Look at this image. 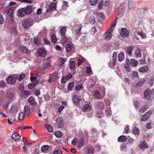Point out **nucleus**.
<instances>
[{"label":"nucleus","mask_w":154,"mask_h":154,"mask_svg":"<svg viewBox=\"0 0 154 154\" xmlns=\"http://www.w3.org/2000/svg\"><path fill=\"white\" fill-rule=\"evenodd\" d=\"M15 9L13 7L11 8L8 9L4 13L7 15V18L9 20L10 22H12L13 20V14Z\"/></svg>","instance_id":"1"},{"label":"nucleus","mask_w":154,"mask_h":154,"mask_svg":"<svg viewBox=\"0 0 154 154\" xmlns=\"http://www.w3.org/2000/svg\"><path fill=\"white\" fill-rule=\"evenodd\" d=\"M32 18H28L22 22V25L24 29H27L32 25Z\"/></svg>","instance_id":"2"},{"label":"nucleus","mask_w":154,"mask_h":154,"mask_svg":"<svg viewBox=\"0 0 154 154\" xmlns=\"http://www.w3.org/2000/svg\"><path fill=\"white\" fill-rule=\"evenodd\" d=\"M112 30L111 28L109 29L103 35L104 39L106 40H110L112 36Z\"/></svg>","instance_id":"3"},{"label":"nucleus","mask_w":154,"mask_h":154,"mask_svg":"<svg viewBox=\"0 0 154 154\" xmlns=\"http://www.w3.org/2000/svg\"><path fill=\"white\" fill-rule=\"evenodd\" d=\"M117 55V54L116 52H114L113 53L112 61H110L109 63V66L110 68H112L114 66H115Z\"/></svg>","instance_id":"4"},{"label":"nucleus","mask_w":154,"mask_h":154,"mask_svg":"<svg viewBox=\"0 0 154 154\" xmlns=\"http://www.w3.org/2000/svg\"><path fill=\"white\" fill-rule=\"evenodd\" d=\"M14 96V94L13 92L12 88H9L6 91V97L7 98L11 99L13 98Z\"/></svg>","instance_id":"5"},{"label":"nucleus","mask_w":154,"mask_h":154,"mask_svg":"<svg viewBox=\"0 0 154 154\" xmlns=\"http://www.w3.org/2000/svg\"><path fill=\"white\" fill-rule=\"evenodd\" d=\"M153 94H154V90L151 91L149 88L147 89L144 92V98H146L148 97L147 99L149 100V97L150 98V96Z\"/></svg>","instance_id":"6"},{"label":"nucleus","mask_w":154,"mask_h":154,"mask_svg":"<svg viewBox=\"0 0 154 154\" xmlns=\"http://www.w3.org/2000/svg\"><path fill=\"white\" fill-rule=\"evenodd\" d=\"M120 35L123 37H127L129 34V31L126 28H122L120 32Z\"/></svg>","instance_id":"7"},{"label":"nucleus","mask_w":154,"mask_h":154,"mask_svg":"<svg viewBox=\"0 0 154 154\" xmlns=\"http://www.w3.org/2000/svg\"><path fill=\"white\" fill-rule=\"evenodd\" d=\"M139 149L141 150H144L148 148V145L147 144L146 141L144 140L141 141L138 145Z\"/></svg>","instance_id":"8"},{"label":"nucleus","mask_w":154,"mask_h":154,"mask_svg":"<svg viewBox=\"0 0 154 154\" xmlns=\"http://www.w3.org/2000/svg\"><path fill=\"white\" fill-rule=\"evenodd\" d=\"M37 53L38 55L41 57H44L46 55V52L44 48H38Z\"/></svg>","instance_id":"9"},{"label":"nucleus","mask_w":154,"mask_h":154,"mask_svg":"<svg viewBox=\"0 0 154 154\" xmlns=\"http://www.w3.org/2000/svg\"><path fill=\"white\" fill-rule=\"evenodd\" d=\"M56 7V3H51L48 7H47L46 10V12L47 13H49L52 9H55Z\"/></svg>","instance_id":"10"},{"label":"nucleus","mask_w":154,"mask_h":154,"mask_svg":"<svg viewBox=\"0 0 154 154\" xmlns=\"http://www.w3.org/2000/svg\"><path fill=\"white\" fill-rule=\"evenodd\" d=\"M17 78L11 76H9L6 79V81L8 83L10 84H12L16 82Z\"/></svg>","instance_id":"11"},{"label":"nucleus","mask_w":154,"mask_h":154,"mask_svg":"<svg viewBox=\"0 0 154 154\" xmlns=\"http://www.w3.org/2000/svg\"><path fill=\"white\" fill-rule=\"evenodd\" d=\"M28 102L32 106H35L37 104V103L35 101V98L32 97H30L29 98Z\"/></svg>","instance_id":"12"},{"label":"nucleus","mask_w":154,"mask_h":154,"mask_svg":"<svg viewBox=\"0 0 154 154\" xmlns=\"http://www.w3.org/2000/svg\"><path fill=\"white\" fill-rule=\"evenodd\" d=\"M72 100L75 105H78L81 100L79 98L78 96L76 95H74L72 98Z\"/></svg>","instance_id":"13"},{"label":"nucleus","mask_w":154,"mask_h":154,"mask_svg":"<svg viewBox=\"0 0 154 154\" xmlns=\"http://www.w3.org/2000/svg\"><path fill=\"white\" fill-rule=\"evenodd\" d=\"M82 111L84 112L89 111L91 113L92 110L89 105L88 104H86L83 106Z\"/></svg>","instance_id":"14"},{"label":"nucleus","mask_w":154,"mask_h":154,"mask_svg":"<svg viewBox=\"0 0 154 154\" xmlns=\"http://www.w3.org/2000/svg\"><path fill=\"white\" fill-rule=\"evenodd\" d=\"M73 47V44L70 42H68L66 46V51L69 52L72 49Z\"/></svg>","instance_id":"15"},{"label":"nucleus","mask_w":154,"mask_h":154,"mask_svg":"<svg viewBox=\"0 0 154 154\" xmlns=\"http://www.w3.org/2000/svg\"><path fill=\"white\" fill-rule=\"evenodd\" d=\"M17 15L18 16L22 17L24 16L26 14L25 9L22 8L18 11Z\"/></svg>","instance_id":"16"},{"label":"nucleus","mask_w":154,"mask_h":154,"mask_svg":"<svg viewBox=\"0 0 154 154\" xmlns=\"http://www.w3.org/2000/svg\"><path fill=\"white\" fill-rule=\"evenodd\" d=\"M11 137L13 140H14L17 141L20 139V136L18 133L16 132L13 134Z\"/></svg>","instance_id":"17"},{"label":"nucleus","mask_w":154,"mask_h":154,"mask_svg":"<svg viewBox=\"0 0 154 154\" xmlns=\"http://www.w3.org/2000/svg\"><path fill=\"white\" fill-rule=\"evenodd\" d=\"M18 108L17 106L15 105H13L9 110V112L11 113L16 112L18 110Z\"/></svg>","instance_id":"18"},{"label":"nucleus","mask_w":154,"mask_h":154,"mask_svg":"<svg viewBox=\"0 0 154 154\" xmlns=\"http://www.w3.org/2000/svg\"><path fill=\"white\" fill-rule=\"evenodd\" d=\"M133 47L131 46H128L125 47V51L126 54L129 55H131L132 54Z\"/></svg>","instance_id":"19"},{"label":"nucleus","mask_w":154,"mask_h":154,"mask_svg":"<svg viewBox=\"0 0 154 154\" xmlns=\"http://www.w3.org/2000/svg\"><path fill=\"white\" fill-rule=\"evenodd\" d=\"M24 112L25 115L26 116H29L30 115V109L28 106L25 105L24 106Z\"/></svg>","instance_id":"20"},{"label":"nucleus","mask_w":154,"mask_h":154,"mask_svg":"<svg viewBox=\"0 0 154 154\" xmlns=\"http://www.w3.org/2000/svg\"><path fill=\"white\" fill-rule=\"evenodd\" d=\"M30 95V92L28 91L23 90L21 91V96L23 97H26Z\"/></svg>","instance_id":"21"},{"label":"nucleus","mask_w":154,"mask_h":154,"mask_svg":"<svg viewBox=\"0 0 154 154\" xmlns=\"http://www.w3.org/2000/svg\"><path fill=\"white\" fill-rule=\"evenodd\" d=\"M148 70V67L146 66H144L141 67L139 69V71L141 72H145Z\"/></svg>","instance_id":"22"},{"label":"nucleus","mask_w":154,"mask_h":154,"mask_svg":"<svg viewBox=\"0 0 154 154\" xmlns=\"http://www.w3.org/2000/svg\"><path fill=\"white\" fill-rule=\"evenodd\" d=\"M127 140V137L123 135L120 136L118 139V141L121 142H125Z\"/></svg>","instance_id":"23"},{"label":"nucleus","mask_w":154,"mask_h":154,"mask_svg":"<svg viewBox=\"0 0 154 154\" xmlns=\"http://www.w3.org/2000/svg\"><path fill=\"white\" fill-rule=\"evenodd\" d=\"M118 57V60L120 62L125 58V55L123 52H120L119 54Z\"/></svg>","instance_id":"24"},{"label":"nucleus","mask_w":154,"mask_h":154,"mask_svg":"<svg viewBox=\"0 0 154 154\" xmlns=\"http://www.w3.org/2000/svg\"><path fill=\"white\" fill-rule=\"evenodd\" d=\"M104 114L101 110L97 111L96 113V116L97 117L101 118L104 116Z\"/></svg>","instance_id":"25"},{"label":"nucleus","mask_w":154,"mask_h":154,"mask_svg":"<svg viewBox=\"0 0 154 154\" xmlns=\"http://www.w3.org/2000/svg\"><path fill=\"white\" fill-rule=\"evenodd\" d=\"M134 55L137 57H140L141 55L140 53V50L139 49H136L134 51Z\"/></svg>","instance_id":"26"},{"label":"nucleus","mask_w":154,"mask_h":154,"mask_svg":"<svg viewBox=\"0 0 154 154\" xmlns=\"http://www.w3.org/2000/svg\"><path fill=\"white\" fill-rule=\"evenodd\" d=\"M56 122L57 124L58 127L60 128L63 125V122L60 118H59L56 119Z\"/></svg>","instance_id":"27"},{"label":"nucleus","mask_w":154,"mask_h":154,"mask_svg":"<svg viewBox=\"0 0 154 154\" xmlns=\"http://www.w3.org/2000/svg\"><path fill=\"white\" fill-rule=\"evenodd\" d=\"M69 67L71 70H74L75 69V62L74 61H70L69 62Z\"/></svg>","instance_id":"28"},{"label":"nucleus","mask_w":154,"mask_h":154,"mask_svg":"<svg viewBox=\"0 0 154 154\" xmlns=\"http://www.w3.org/2000/svg\"><path fill=\"white\" fill-rule=\"evenodd\" d=\"M26 14H29L32 12V8L30 6H27L25 9Z\"/></svg>","instance_id":"29"},{"label":"nucleus","mask_w":154,"mask_h":154,"mask_svg":"<svg viewBox=\"0 0 154 154\" xmlns=\"http://www.w3.org/2000/svg\"><path fill=\"white\" fill-rule=\"evenodd\" d=\"M94 97L96 99H99L101 98L100 93L98 91H95L94 92Z\"/></svg>","instance_id":"30"},{"label":"nucleus","mask_w":154,"mask_h":154,"mask_svg":"<svg viewBox=\"0 0 154 154\" xmlns=\"http://www.w3.org/2000/svg\"><path fill=\"white\" fill-rule=\"evenodd\" d=\"M20 49L21 51L24 53H28L29 52V50L26 47L22 46L21 47Z\"/></svg>","instance_id":"31"},{"label":"nucleus","mask_w":154,"mask_h":154,"mask_svg":"<svg viewBox=\"0 0 154 154\" xmlns=\"http://www.w3.org/2000/svg\"><path fill=\"white\" fill-rule=\"evenodd\" d=\"M130 63L133 66L135 67L137 66L138 64V62L137 61L134 59H131V60Z\"/></svg>","instance_id":"32"},{"label":"nucleus","mask_w":154,"mask_h":154,"mask_svg":"<svg viewBox=\"0 0 154 154\" xmlns=\"http://www.w3.org/2000/svg\"><path fill=\"white\" fill-rule=\"evenodd\" d=\"M145 81L144 79H143L139 81L135 85L136 87L138 88L140 87Z\"/></svg>","instance_id":"33"},{"label":"nucleus","mask_w":154,"mask_h":154,"mask_svg":"<svg viewBox=\"0 0 154 154\" xmlns=\"http://www.w3.org/2000/svg\"><path fill=\"white\" fill-rule=\"evenodd\" d=\"M106 114L107 116H110L112 114V112L110 107L107 108L105 110Z\"/></svg>","instance_id":"34"},{"label":"nucleus","mask_w":154,"mask_h":154,"mask_svg":"<svg viewBox=\"0 0 154 154\" xmlns=\"http://www.w3.org/2000/svg\"><path fill=\"white\" fill-rule=\"evenodd\" d=\"M148 109L147 106L146 105H144L139 109V111L140 112H143L146 111Z\"/></svg>","instance_id":"35"},{"label":"nucleus","mask_w":154,"mask_h":154,"mask_svg":"<svg viewBox=\"0 0 154 154\" xmlns=\"http://www.w3.org/2000/svg\"><path fill=\"white\" fill-rule=\"evenodd\" d=\"M49 148V146L48 145H45L43 146L41 148V151L43 152H45L47 151Z\"/></svg>","instance_id":"36"},{"label":"nucleus","mask_w":154,"mask_h":154,"mask_svg":"<svg viewBox=\"0 0 154 154\" xmlns=\"http://www.w3.org/2000/svg\"><path fill=\"white\" fill-rule=\"evenodd\" d=\"M45 127L49 132H53L52 128L50 125L47 124L45 125Z\"/></svg>","instance_id":"37"},{"label":"nucleus","mask_w":154,"mask_h":154,"mask_svg":"<svg viewBox=\"0 0 154 154\" xmlns=\"http://www.w3.org/2000/svg\"><path fill=\"white\" fill-rule=\"evenodd\" d=\"M133 133L135 135H138L139 134V129L137 127H134L133 130Z\"/></svg>","instance_id":"38"},{"label":"nucleus","mask_w":154,"mask_h":154,"mask_svg":"<svg viewBox=\"0 0 154 154\" xmlns=\"http://www.w3.org/2000/svg\"><path fill=\"white\" fill-rule=\"evenodd\" d=\"M24 118V114L23 112H20L19 113L18 119L20 121L22 120Z\"/></svg>","instance_id":"39"},{"label":"nucleus","mask_w":154,"mask_h":154,"mask_svg":"<svg viewBox=\"0 0 154 154\" xmlns=\"http://www.w3.org/2000/svg\"><path fill=\"white\" fill-rule=\"evenodd\" d=\"M60 62L59 66H61L64 64L66 60L63 58H61L59 60Z\"/></svg>","instance_id":"40"},{"label":"nucleus","mask_w":154,"mask_h":154,"mask_svg":"<svg viewBox=\"0 0 154 154\" xmlns=\"http://www.w3.org/2000/svg\"><path fill=\"white\" fill-rule=\"evenodd\" d=\"M61 35L63 36H64L65 35V33L66 32V27H63L60 31Z\"/></svg>","instance_id":"41"},{"label":"nucleus","mask_w":154,"mask_h":154,"mask_svg":"<svg viewBox=\"0 0 154 154\" xmlns=\"http://www.w3.org/2000/svg\"><path fill=\"white\" fill-rule=\"evenodd\" d=\"M54 134L55 136L57 137H60L62 136V134L59 131H58L55 132Z\"/></svg>","instance_id":"42"},{"label":"nucleus","mask_w":154,"mask_h":154,"mask_svg":"<svg viewBox=\"0 0 154 154\" xmlns=\"http://www.w3.org/2000/svg\"><path fill=\"white\" fill-rule=\"evenodd\" d=\"M74 86V83L73 82H71L68 86V89L69 90H71L73 88Z\"/></svg>","instance_id":"43"},{"label":"nucleus","mask_w":154,"mask_h":154,"mask_svg":"<svg viewBox=\"0 0 154 154\" xmlns=\"http://www.w3.org/2000/svg\"><path fill=\"white\" fill-rule=\"evenodd\" d=\"M137 34L140 36L141 38L143 39H145L146 38V36L145 35V34L142 32H137Z\"/></svg>","instance_id":"44"},{"label":"nucleus","mask_w":154,"mask_h":154,"mask_svg":"<svg viewBox=\"0 0 154 154\" xmlns=\"http://www.w3.org/2000/svg\"><path fill=\"white\" fill-rule=\"evenodd\" d=\"M51 40L53 42L55 43L57 41V38L55 35L53 34L51 35Z\"/></svg>","instance_id":"45"},{"label":"nucleus","mask_w":154,"mask_h":154,"mask_svg":"<svg viewBox=\"0 0 154 154\" xmlns=\"http://www.w3.org/2000/svg\"><path fill=\"white\" fill-rule=\"evenodd\" d=\"M98 0H90V4L91 5H95L97 2Z\"/></svg>","instance_id":"46"},{"label":"nucleus","mask_w":154,"mask_h":154,"mask_svg":"<svg viewBox=\"0 0 154 154\" xmlns=\"http://www.w3.org/2000/svg\"><path fill=\"white\" fill-rule=\"evenodd\" d=\"M85 60V59L83 57H82V59H79L78 60V66H80L83 62V61Z\"/></svg>","instance_id":"47"},{"label":"nucleus","mask_w":154,"mask_h":154,"mask_svg":"<svg viewBox=\"0 0 154 154\" xmlns=\"http://www.w3.org/2000/svg\"><path fill=\"white\" fill-rule=\"evenodd\" d=\"M25 75V74H21L19 75L18 78H17L18 80L19 81H21L23 79Z\"/></svg>","instance_id":"48"},{"label":"nucleus","mask_w":154,"mask_h":154,"mask_svg":"<svg viewBox=\"0 0 154 154\" xmlns=\"http://www.w3.org/2000/svg\"><path fill=\"white\" fill-rule=\"evenodd\" d=\"M124 67L125 69L128 72H130V68L129 65L128 64L126 63L125 64L124 66Z\"/></svg>","instance_id":"49"},{"label":"nucleus","mask_w":154,"mask_h":154,"mask_svg":"<svg viewBox=\"0 0 154 154\" xmlns=\"http://www.w3.org/2000/svg\"><path fill=\"white\" fill-rule=\"evenodd\" d=\"M84 142V140L83 138H80L78 142V145L79 146H82L83 144V143Z\"/></svg>","instance_id":"50"},{"label":"nucleus","mask_w":154,"mask_h":154,"mask_svg":"<svg viewBox=\"0 0 154 154\" xmlns=\"http://www.w3.org/2000/svg\"><path fill=\"white\" fill-rule=\"evenodd\" d=\"M82 87V85L81 84L78 85L75 87V89L76 91L80 90Z\"/></svg>","instance_id":"51"},{"label":"nucleus","mask_w":154,"mask_h":154,"mask_svg":"<svg viewBox=\"0 0 154 154\" xmlns=\"http://www.w3.org/2000/svg\"><path fill=\"white\" fill-rule=\"evenodd\" d=\"M36 85L35 83H32L29 84L28 85V88L32 89Z\"/></svg>","instance_id":"52"},{"label":"nucleus","mask_w":154,"mask_h":154,"mask_svg":"<svg viewBox=\"0 0 154 154\" xmlns=\"http://www.w3.org/2000/svg\"><path fill=\"white\" fill-rule=\"evenodd\" d=\"M89 22L92 24H94L95 22V19L93 17H92L89 20Z\"/></svg>","instance_id":"53"},{"label":"nucleus","mask_w":154,"mask_h":154,"mask_svg":"<svg viewBox=\"0 0 154 154\" xmlns=\"http://www.w3.org/2000/svg\"><path fill=\"white\" fill-rule=\"evenodd\" d=\"M148 117L146 116L145 115H143L141 117V121L143 122L146 121L148 119Z\"/></svg>","instance_id":"54"},{"label":"nucleus","mask_w":154,"mask_h":154,"mask_svg":"<svg viewBox=\"0 0 154 154\" xmlns=\"http://www.w3.org/2000/svg\"><path fill=\"white\" fill-rule=\"evenodd\" d=\"M22 2H25L29 4H31L32 3L33 1L32 0H20Z\"/></svg>","instance_id":"55"},{"label":"nucleus","mask_w":154,"mask_h":154,"mask_svg":"<svg viewBox=\"0 0 154 154\" xmlns=\"http://www.w3.org/2000/svg\"><path fill=\"white\" fill-rule=\"evenodd\" d=\"M10 32L12 34H15L17 32L15 28L11 29L10 30Z\"/></svg>","instance_id":"56"},{"label":"nucleus","mask_w":154,"mask_h":154,"mask_svg":"<svg viewBox=\"0 0 154 154\" xmlns=\"http://www.w3.org/2000/svg\"><path fill=\"white\" fill-rule=\"evenodd\" d=\"M97 32V30L96 28H93L91 30V33L92 35L94 34Z\"/></svg>","instance_id":"57"},{"label":"nucleus","mask_w":154,"mask_h":154,"mask_svg":"<svg viewBox=\"0 0 154 154\" xmlns=\"http://www.w3.org/2000/svg\"><path fill=\"white\" fill-rule=\"evenodd\" d=\"M55 80V78H54V76L52 75L51 76H50L48 79V82H52Z\"/></svg>","instance_id":"58"},{"label":"nucleus","mask_w":154,"mask_h":154,"mask_svg":"<svg viewBox=\"0 0 154 154\" xmlns=\"http://www.w3.org/2000/svg\"><path fill=\"white\" fill-rule=\"evenodd\" d=\"M152 113V112L151 110H149L147 111L144 114L146 116L148 117V118L150 116L151 114Z\"/></svg>","instance_id":"59"},{"label":"nucleus","mask_w":154,"mask_h":154,"mask_svg":"<svg viewBox=\"0 0 154 154\" xmlns=\"http://www.w3.org/2000/svg\"><path fill=\"white\" fill-rule=\"evenodd\" d=\"M116 25V22H115V21H114L111 24V27L109 29L111 28L112 30V31L113 30V28L115 27Z\"/></svg>","instance_id":"60"},{"label":"nucleus","mask_w":154,"mask_h":154,"mask_svg":"<svg viewBox=\"0 0 154 154\" xmlns=\"http://www.w3.org/2000/svg\"><path fill=\"white\" fill-rule=\"evenodd\" d=\"M53 154H62V152L60 150L57 149L54 151Z\"/></svg>","instance_id":"61"},{"label":"nucleus","mask_w":154,"mask_h":154,"mask_svg":"<svg viewBox=\"0 0 154 154\" xmlns=\"http://www.w3.org/2000/svg\"><path fill=\"white\" fill-rule=\"evenodd\" d=\"M66 78L67 80H69L71 79L72 76V74L71 73H69L67 74L66 76Z\"/></svg>","instance_id":"62"},{"label":"nucleus","mask_w":154,"mask_h":154,"mask_svg":"<svg viewBox=\"0 0 154 154\" xmlns=\"http://www.w3.org/2000/svg\"><path fill=\"white\" fill-rule=\"evenodd\" d=\"M98 105L99 106L101 109L104 108V105L102 102H100L98 103Z\"/></svg>","instance_id":"63"},{"label":"nucleus","mask_w":154,"mask_h":154,"mask_svg":"<svg viewBox=\"0 0 154 154\" xmlns=\"http://www.w3.org/2000/svg\"><path fill=\"white\" fill-rule=\"evenodd\" d=\"M34 94L36 96H38L40 94V91L39 90H36L34 92Z\"/></svg>","instance_id":"64"}]
</instances>
